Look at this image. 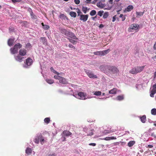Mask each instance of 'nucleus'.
Masks as SVG:
<instances>
[{"label":"nucleus","mask_w":156,"mask_h":156,"mask_svg":"<svg viewBox=\"0 0 156 156\" xmlns=\"http://www.w3.org/2000/svg\"><path fill=\"white\" fill-rule=\"evenodd\" d=\"M34 141L37 144H39V141L41 144H43L45 142L44 137H43L41 133L36 135Z\"/></svg>","instance_id":"f257e3e1"},{"label":"nucleus","mask_w":156,"mask_h":156,"mask_svg":"<svg viewBox=\"0 0 156 156\" xmlns=\"http://www.w3.org/2000/svg\"><path fill=\"white\" fill-rule=\"evenodd\" d=\"M73 95L76 98L81 100H85L87 99L86 98L87 94L86 93L83 92H79L77 94L73 93Z\"/></svg>","instance_id":"f03ea898"},{"label":"nucleus","mask_w":156,"mask_h":156,"mask_svg":"<svg viewBox=\"0 0 156 156\" xmlns=\"http://www.w3.org/2000/svg\"><path fill=\"white\" fill-rule=\"evenodd\" d=\"M144 67V66L135 67L129 71V73L133 74H136L142 71Z\"/></svg>","instance_id":"7ed1b4c3"},{"label":"nucleus","mask_w":156,"mask_h":156,"mask_svg":"<svg viewBox=\"0 0 156 156\" xmlns=\"http://www.w3.org/2000/svg\"><path fill=\"white\" fill-rule=\"evenodd\" d=\"M22 47V45L19 43L15 44L13 48H12L10 49L11 53L12 54L17 53L18 52L19 49L21 48Z\"/></svg>","instance_id":"20e7f679"},{"label":"nucleus","mask_w":156,"mask_h":156,"mask_svg":"<svg viewBox=\"0 0 156 156\" xmlns=\"http://www.w3.org/2000/svg\"><path fill=\"white\" fill-rule=\"evenodd\" d=\"M32 59L30 58H27L25 62V64L23 65V67L25 68H29V66L31 65L32 63Z\"/></svg>","instance_id":"39448f33"},{"label":"nucleus","mask_w":156,"mask_h":156,"mask_svg":"<svg viewBox=\"0 0 156 156\" xmlns=\"http://www.w3.org/2000/svg\"><path fill=\"white\" fill-rule=\"evenodd\" d=\"M108 68L109 70L112 73L115 74L119 72V70L118 69L114 66H109Z\"/></svg>","instance_id":"423d86ee"},{"label":"nucleus","mask_w":156,"mask_h":156,"mask_svg":"<svg viewBox=\"0 0 156 156\" xmlns=\"http://www.w3.org/2000/svg\"><path fill=\"white\" fill-rule=\"evenodd\" d=\"M150 96L151 97H154V94L156 92V83L154 84L152 87V89L151 88L150 90Z\"/></svg>","instance_id":"0eeeda50"},{"label":"nucleus","mask_w":156,"mask_h":156,"mask_svg":"<svg viewBox=\"0 0 156 156\" xmlns=\"http://www.w3.org/2000/svg\"><path fill=\"white\" fill-rule=\"evenodd\" d=\"M85 72L90 78H97V76L94 75L90 70H86Z\"/></svg>","instance_id":"6e6552de"},{"label":"nucleus","mask_w":156,"mask_h":156,"mask_svg":"<svg viewBox=\"0 0 156 156\" xmlns=\"http://www.w3.org/2000/svg\"><path fill=\"white\" fill-rule=\"evenodd\" d=\"M66 36L71 38L75 40H77L78 39L76 37V35L72 32L69 31Z\"/></svg>","instance_id":"1a4fd4ad"},{"label":"nucleus","mask_w":156,"mask_h":156,"mask_svg":"<svg viewBox=\"0 0 156 156\" xmlns=\"http://www.w3.org/2000/svg\"><path fill=\"white\" fill-rule=\"evenodd\" d=\"M88 17V15L81 14L80 16V20L83 22H86L87 20Z\"/></svg>","instance_id":"9d476101"},{"label":"nucleus","mask_w":156,"mask_h":156,"mask_svg":"<svg viewBox=\"0 0 156 156\" xmlns=\"http://www.w3.org/2000/svg\"><path fill=\"white\" fill-rule=\"evenodd\" d=\"M14 58L17 61L21 62L22 61L23 57H22V56L18 55L17 56H14Z\"/></svg>","instance_id":"9b49d317"},{"label":"nucleus","mask_w":156,"mask_h":156,"mask_svg":"<svg viewBox=\"0 0 156 156\" xmlns=\"http://www.w3.org/2000/svg\"><path fill=\"white\" fill-rule=\"evenodd\" d=\"M15 40V39L14 37L9 39L8 41V45L9 46H12Z\"/></svg>","instance_id":"f8f14e48"},{"label":"nucleus","mask_w":156,"mask_h":156,"mask_svg":"<svg viewBox=\"0 0 156 156\" xmlns=\"http://www.w3.org/2000/svg\"><path fill=\"white\" fill-rule=\"evenodd\" d=\"M19 53L20 55L24 56L26 54L27 51L24 49H21L20 50Z\"/></svg>","instance_id":"ddd939ff"},{"label":"nucleus","mask_w":156,"mask_h":156,"mask_svg":"<svg viewBox=\"0 0 156 156\" xmlns=\"http://www.w3.org/2000/svg\"><path fill=\"white\" fill-rule=\"evenodd\" d=\"M28 11L30 13V14L32 18L34 19H35L37 18L36 16L34 14V13L32 12L31 9L29 8L28 9Z\"/></svg>","instance_id":"4468645a"},{"label":"nucleus","mask_w":156,"mask_h":156,"mask_svg":"<svg viewBox=\"0 0 156 156\" xmlns=\"http://www.w3.org/2000/svg\"><path fill=\"white\" fill-rule=\"evenodd\" d=\"M41 42L43 43L44 45H46L47 44V40L45 37H41L40 39Z\"/></svg>","instance_id":"2eb2a0df"},{"label":"nucleus","mask_w":156,"mask_h":156,"mask_svg":"<svg viewBox=\"0 0 156 156\" xmlns=\"http://www.w3.org/2000/svg\"><path fill=\"white\" fill-rule=\"evenodd\" d=\"M139 27L138 25L134 23L131 25L130 28L132 30H136L138 29Z\"/></svg>","instance_id":"dca6fc26"},{"label":"nucleus","mask_w":156,"mask_h":156,"mask_svg":"<svg viewBox=\"0 0 156 156\" xmlns=\"http://www.w3.org/2000/svg\"><path fill=\"white\" fill-rule=\"evenodd\" d=\"M59 82L60 83L63 84H66L67 83L66 80L65 78L62 77H61L59 79Z\"/></svg>","instance_id":"f3484780"},{"label":"nucleus","mask_w":156,"mask_h":156,"mask_svg":"<svg viewBox=\"0 0 156 156\" xmlns=\"http://www.w3.org/2000/svg\"><path fill=\"white\" fill-rule=\"evenodd\" d=\"M60 30L61 33L63 34L66 35L69 31L65 29L61 28L60 29Z\"/></svg>","instance_id":"a211bd4d"},{"label":"nucleus","mask_w":156,"mask_h":156,"mask_svg":"<svg viewBox=\"0 0 156 156\" xmlns=\"http://www.w3.org/2000/svg\"><path fill=\"white\" fill-rule=\"evenodd\" d=\"M62 134L65 136H68L71 135L72 133L69 131H64L63 132Z\"/></svg>","instance_id":"6ab92c4d"},{"label":"nucleus","mask_w":156,"mask_h":156,"mask_svg":"<svg viewBox=\"0 0 156 156\" xmlns=\"http://www.w3.org/2000/svg\"><path fill=\"white\" fill-rule=\"evenodd\" d=\"M110 51L109 49L101 51V55H104L108 53Z\"/></svg>","instance_id":"aec40b11"},{"label":"nucleus","mask_w":156,"mask_h":156,"mask_svg":"<svg viewBox=\"0 0 156 156\" xmlns=\"http://www.w3.org/2000/svg\"><path fill=\"white\" fill-rule=\"evenodd\" d=\"M97 6L99 7L103 8L106 5L105 4L102 3L101 2H99L97 3Z\"/></svg>","instance_id":"412c9836"},{"label":"nucleus","mask_w":156,"mask_h":156,"mask_svg":"<svg viewBox=\"0 0 156 156\" xmlns=\"http://www.w3.org/2000/svg\"><path fill=\"white\" fill-rule=\"evenodd\" d=\"M133 7L132 5H129L125 9V11H126L129 12L133 9Z\"/></svg>","instance_id":"4be33fe9"},{"label":"nucleus","mask_w":156,"mask_h":156,"mask_svg":"<svg viewBox=\"0 0 156 156\" xmlns=\"http://www.w3.org/2000/svg\"><path fill=\"white\" fill-rule=\"evenodd\" d=\"M124 98V95H122L118 96L116 98V99L118 101H121L123 100Z\"/></svg>","instance_id":"5701e85b"},{"label":"nucleus","mask_w":156,"mask_h":156,"mask_svg":"<svg viewBox=\"0 0 156 156\" xmlns=\"http://www.w3.org/2000/svg\"><path fill=\"white\" fill-rule=\"evenodd\" d=\"M117 89L116 88H113V89L109 91V93L110 94H115L116 93Z\"/></svg>","instance_id":"b1692460"},{"label":"nucleus","mask_w":156,"mask_h":156,"mask_svg":"<svg viewBox=\"0 0 156 156\" xmlns=\"http://www.w3.org/2000/svg\"><path fill=\"white\" fill-rule=\"evenodd\" d=\"M90 9L89 8L88 9L87 7L82 6V10L84 14H86L87 11H88Z\"/></svg>","instance_id":"393cba45"},{"label":"nucleus","mask_w":156,"mask_h":156,"mask_svg":"<svg viewBox=\"0 0 156 156\" xmlns=\"http://www.w3.org/2000/svg\"><path fill=\"white\" fill-rule=\"evenodd\" d=\"M135 143L134 141H131L128 142L127 144L128 146L129 147H132Z\"/></svg>","instance_id":"a878e982"},{"label":"nucleus","mask_w":156,"mask_h":156,"mask_svg":"<svg viewBox=\"0 0 156 156\" xmlns=\"http://www.w3.org/2000/svg\"><path fill=\"white\" fill-rule=\"evenodd\" d=\"M26 153L28 154H30L32 153V150L31 148L27 147L26 150Z\"/></svg>","instance_id":"bb28decb"},{"label":"nucleus","mask_w":156,"mask_h":156,"mask_svg":"<svg viewBox=\"0 0 156 156\" xmlns=\"http://www.w3.org/2000/svg\"><path fill=\"white\" fill-rule=\"evenodd\" d=\"M141 121L143 123H145L146 121V116L145 115H144L142 117H140Z\"/></svg>","instance_id":"cd10ccee"},{"label":"nucleus","mask_w":156,"mask_h":156,"mask_svg":"<svg viewBox=\"0 0 156 156\" xmlns=\"http://www.w3.org/2000/svg\"><path fill=\"white\" fill-rule=\"evenodd\" d=\"M69 14L71 17H73L74 18L76 17V13L73 11L70 12L69 13Z\"/></svg>","instance_id":"c85d7f7f"},{"label":"nucleus","mask_w":156,"mask_h":156,"mask_svg":"<svg viewBox=\"0 0 156 156\" xmlns=\"http://www.w3.org/2000/svg\"><path fill=\"white\" fill-rule=\"evenodd\" d=\"M94 94L97 96H100L101 94V92L100 91H94L93 92Z\"/></svg>","instance_id":"c756f323"},{"label":"nucleus","mask_w":156,"mask_h":156,"mask_svg":"<svg viewBox=\"0 0 156 156\" xmlns=\"http://www.w3.org/2000/svg\"><path fill=\"white\" fill-rule=\"evenodd\" d=\"M136 13L137 15L136 17H139L140 16L143 15L144 12H136Z\"/></svg>","instance_id":"7c9ffc66"},{"label":"nucleus","mask_w":156,"mask_h":156,"mask_svg":"<svg viewBox=\"0 0 156 156\" xmlns=\"http://www.w3.org/2000/svg\"><path fill=\"white\" fill-rule=\"evenodd\" d=\"M41 24L43 26V28L45 30H48L49 28V26L47 25H44L43 23H41Z\"/></svg>","instance_id":"2f4dec72"},{"label":"nucleus","mask_w":156,"mask_h":156,"mask_svg":"<svg viewBox=\"0 0 156 156\" xmlns=\"http://www.w3.org/2000/svg\"><path fill=\"white\" fill-rule=\"evenodd\" d=\"M151 113L152 115H156V109L155 108H153L151 109Z\"/></svg>","instance_id":"473e14b6"},{"label":"nucleus","mask_w":156,"mask_h":156,"mask_svg":"<svg viewBox=\"0 0 156 156\" xmlns=\"http://www.w3.org/2000/svg\"><path fill=\"white\" fill-rule=\"evenodd\" d=\"M96 13V11L94 10H92L90 12V15L91 16H94Z\"/></svg>","instance_id":"72a5a7b5"},{"label":"nucleus","mask_w":156,"mask_h":156,"mask_svg":"<svg viewBox=\"0 0 156 156\" xmlns=\"http://www.w3.org/2000/svg\"><path fill=\"white\" fill-rule=\"evenodd\" d=\"M46 81L47 83L50 84H52L54 83V81L53 80L51 79H46Z\"/></svg>","instance_id":"f704fd0d"},{"label":"nucleus","mask_w":156,"mask_h":156,"mask_svg":"<svg viewBox=\"0 0 156 156\" xmlns=\"http://www.w3.org/2000/svg\"><path fill=\"white\" fill-rule=\"evenodd\" d=\"M108 16V12H105L104 13L103 17L104 19H106L107 18Z\"/></svg>","instance_id":"c9c22d12"},{"label":"nucleus","mask_w":156,"mask_h":156,"mask_svg":"<svg viewBox=\"0 0 156 156\" xmlns=\"http://www.w3.org/2000/svg\"><path fill=\"white\" fill-rule=\"evenodd\" d=\"M44 122L47 124H48L50 121V118H46L44 120Z\"/></svg>","instance_id":"e433bc0d"},{"label":"nucleus","mask_w":156,"mask_h":156,"mask_svg":"<svg viewBox=\"0 0 156 156\" xmlns=\"http://www.w3.org/2000/svg\"><path fill=\"white\" fill-rule=\"evenodd\" d=\"M94 54L95 55H101V51H98L94 52Z\"/></svg>","instance_id":"4c0bfd02"},{"label":"nucleus","mask_w":156,"mask_h":156,"mask_svg":"<svg viewBox=\"0 0 156 156\" xmlns=\"http://www.w3.org/2000/svg\"><path fill=\"white\" fill-rule=\"evenodd\" d=\"M51 70L52 72L53 73H55V74H57V75H59V73L56 71H55L54 69L51 67Z\"/></svg>","instance_id":"58836bf2"},{"label":"nucleus","mask_w":156,"mask_h":156,"mask_svg":"<svg viewBox=\"0 0 156 156\" xmlns=\"http://www.w3.org/2000/svg\"><path fill=\"white\" fill-rule=\"evenodd\" d=\"M104 11L103 10H100L98 12V15L101 17L103 15Z\"/></svg>","instance_id":"ea45409f"},{"label":"nucleus","mask_w":156,"mask_h":156,"mask_svg":"<svg viewBox=\"0 0 156 156\" xmlns=\"http://www.w3.org/2000/svg\"><path fill=\"white\" fill-rule=\"evenodd\" d=\"M68 39L69 40V41L71 43H72L73 44H75V42H76V41L74 40L73 39H72L69 38H68Z\"/></svg>","instance_id":"a19ab883"},{"label":"nucleus","mask_w":156,"mask_h":156,"mask_svg":"<svg viewBox=\"0 0 156 156\" xmlns=\"http://www.w3.org/2000/svg\"><path fill=\"white\" fill-rule=\"evenodd\" d=\"M66 16L64 14H61L59 16V18L62 19H65Z\"/></svg>","instance_id":"79ce46f5"},{"label":"nucleus","mask_w":156,"mask_h":156,"mask_svg":"<svg viewBox=\"0 0 156 156\" xmlns=\"http://www.w3.org/2000/svg\"><path fill=\"white\" fill-rule=\"evenodd\" d=\"M31 45L30 43H27L26 44V48H27V49H30L31 48Z\"/></svg>","instance_id":"37998d69"},{"label":"nucleus","mask_w":156,"mask_h":156,"mask_svg":"<svg viewBox=\"0 0 156 156\" xmlns=\"http://www.w3.org/2000/svg\"><path fill=\"white\" fill-rule=\"evenodd\" d=\"M76 10H77L78 11H77V13H78V16H80V15H81L80 14L82 13L81 12L80 10L78 8H77L76 9Z\"/></svg>","instance_id":"c03bdc74"},{"label":"nucleus","mask_w":156,"mask_h":156,"mask_svg":"<svg viewBox=\"0 0 156 156\" xmlns=\"http://www.w3.org/2000/svg\"><path fill=\"white\" fill-rule=\"evenodd\" d=\"M94 131V129H91L90 130L91 132L89 133H87V136H91L93 134V132Z\"/></svg>","instance_id":"a18cd8bd"},{"label":"nucleus","mask_w":156,"mask_h":156,"mask_svg":"<svg viewBox=\"0 0 156 156\" xmlns=\"http://www.w3.org/2000/svg\"><path fill=\"white\" fill-rule=\"evenodd\" d=\"M119 17L120 18H122V21H124L125 20V17L123 16V15L122 14H120V16H119Z\"/></svg>","instance_id":"49530a36"},{"label":"nucleus","mask_w":156,"mask_h":156,"mask_svg":"<svg viewBox=\"0 0 156 156\" xmlns=\"http://www.w3.org/2000/svg\"><path fill=\"white\" fill-rule=\"evenodd\" d=\"M61 76H58V75H55L54 76V78L56 79L59 80V79L60 78Z\"/></svg>","instance_id":"de8ad7c7"},{"label":"nucleus","mask_w":156,"mask_h":156,"mask_svg":"<svg viewBox=\"0 0 156 156\" xmlns=\"http://www.w3.org/2000/svg\"><path fill=\"white\" fill-rule=\"evenodd\" d=\"M61 140L62 141H64L66 140V138L65 136H63V135H62V136L61 138Z\"/></svg>","instance_id":"09e8293b"},{"label":"nucleus","mask_w":156,"mask_h":156,"mask_svg":"<svg viewBox=\"0 0 156 156\" xmlns=\"http://www.w3.org/2000/svg\"><path fill=\"white\" fill-rule=\"evenodd\" d=\"M74 2L76 4H78L80 3V1L79 0H74Z\"/></svg>","instance_id":"8fccbe9b"},{"label":"nucleus","mask_w":156,"mask_h":156,"mask_svg":"<svg viewBox=\"0 0 156 156\" xmlns=\"http://www.w3.org/2000/svg\"><path fill=\"white\" fill-rule=\"evenodd\" d=\"M12 1L14 3H16L20 2L21 0H12Z\"/></svg>","instance_id":"3c124183"},{"label":"nucleus","mask_w":156,"mask_h":156,"mask_svg":"<svg viewBox=\"0 0 156 156\" xmlns=\"http://www.w3.org/2000/svg\"><path fill=\"white\" fill-rule=\"evenodd\" d=\"M153 80L154 81H156V71L154 73Z\"/></svg>","instance_id":"603ef678"},{"label":"nucleus","mask_w":156,"mask_h":156,"mask_svg":"<svg viewBox=\"0 0 156 156\" xmlns=\"http://www.w3.org/2000/svg\"><path fill=\"white\" fill-rule=\"evenodd\" d=\"M151 135V136L154 137V139L156 140V135H154V133H152Z\"/></svg>","instance_id":"864d4df0"},{"label":"nucleus","mask_w":156,"mask_h":156,"mask_svg":"<svg viewBox=\"0 0 156 156\" xmlns=\"http://www.w3.org/2000/svg\"><path fill=\"white\" fill-rule=\"evenodd\" d=\"M68 46L70 48L75 49V47L72 44H69L68 45Z\"/></svg>","instance_id":"5fc2aeb1"},{"label":"nucleus","mask_w":156,"mask_h":156,"mask_svg":"<svg viewBox=\"0 0 156 156\" xmlns=\"http://www.w3.org/2000/svg\"><path fill=\"white\" fill-rule=\"evenodd\" d=\"M116 15H115L112 18V22H114L115 21V20H116Z\"/></svg>","instance_id":"6e6d98bb"},{"label":"nucleus","mask_w":156,"mask_h":156,"mask_svg":"<svg viewBox=\"0 0 156 156\" xmlns=\"http://www.w3.org/2000/svg\"><path fill=\"white\" fill-rule=\"evenodd\" d=\"M110 137H107L105 138L104 140H111Z\"/></svg>","instance_id":"4d7b16f0"},{"label":"nucleus","mask_w":156,"mask_h":156,"mask_svg":"<svg viewBox=\"0 0 156 156\" xmlns=\"http://www.w3.org/2000/svg\"><path fill=\"white\" fill-rule=\"evenodd\" d=\"M135 55L136 56H139L138 51H136V52L135 53Z\"/></svg>","instance_id":"13d9d810"},{"label":"nucleus","mask_w":156,"mask_h":156,"mask_svg":"<svg viewBox=\"0 0 156 156\" xmlns=\"http://www.w3.org/2000/svg\"><path fill=\"white\" fill-rule=\"evenodd\" d=\"M89 145L90 146H95L96 145V144L94 143H91L89 144Z\"/></svg>","instance_id":"bf43d9fd"},{"label":"nucleus","mask_w":156,"mask_h":156,"mask_svg":"<svg viewBox=\"0 0 156 156\" xmlns=\"http://www.w3.org/2000/svg\"><path fill=\"white\" fill-rule=\"evenodd\" d=\"M87 130V129L86 127H84L83 128V131L86 132Z\"/></svg>","instance_id":"052dcab7"},{"label":"nucleus","mask_w":156,"mask_h":156,"mask_svg":"<svg viewBox=\"0 0 156 156\" xmlns=\"http://www.w3.org/2000/svg\"><path fill=\"white\" fill-rule=\"evenodd\" d=\"M154 50L156 49V42H155V44L154 45Z\"/></svg>","instance_id":"680f3d73"},{"label":"nucleus","mask_w":156,"mask_h":156,"mask_svg":"<svg viewBox=\"0 0 156 156\" xmlns=\"http://www.w3.org/2000/svg\"><path fill=\"white\" fill-rule=\"evenodd\" d=\"M111 140H113V139H116V138L115 137L112 136V137H110Z\"/></svg>","instance_id":"e2e57ef3"},{"label":"nucleus","mask_w":156,"mask_h":156,"mask_svg":"<svg viewBox=\"0 0 156 156\" xmlns=\"http://www.w3.org/2000/svg\"><path fill=\"white\" fill-rule=\"evenodd\" d=\"M97 15L96 16H95V17H92V19L93 20H95V19H97Z\"/></svg>","instance_id":"0e129e2a"},{"label":"nucleus","mask_w":156,"mask_h":156,"mask_svg":"<svg viewBox=\"0 0 156 156\" xmlns=\"http://www.w3.org/2000/svg\"><path fill=\"white\" fill-rule=\"evenodd\" d=\"M104 27V26L102 24H100L99 26V27L100 28H102V27Z\"/></svg>","instance_id":"69168bd1"},{"label":"nucleus","mask_w":156,"mask_h":156,"mask_svg":"<svg viewBox=\"0 0 156 156\" xmlns=\"http://www.w3.org/2000/svg\"><path fill=\"white\" fill-rule=\"evenodd\" d=\"M58 92H59V93H63L62 91V90H60V89L58 90Z\"/></svg>","instance_id":"338daca9"},{"label":"nucleus","mask_w":156,"mask_h":156,"mask_svg":"<svg viewBox=\"0 0 156 156\" xmlns=\"http://www.w3.org/2000/svg\"><path fill=\"white\" fill-rule=\"evenodd\" d=\"M148 147L150 148H152L153 147V146L151 145H148Z\"/></svg>","instance_id":"774afa93"}]
</instances>
